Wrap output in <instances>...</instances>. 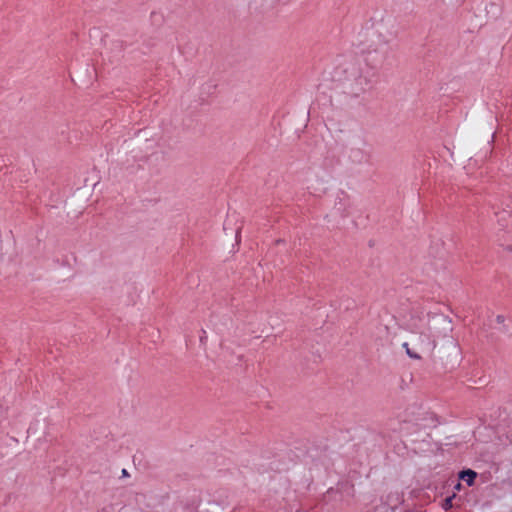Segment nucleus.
<instances>
[{"mask_svg":"<svg viewBox=\"0 0 512 512\" xmlns=\"http://www.w3.org/2000/svg\"><path fill=\"white\" fill-rule=\"evenodd\" d=\"M349 84V93L353 97H359L372 87L374 73L369 69H363L352 64L345 70Z\"/></svg>","mask_w":512,"mask_h":512,"instance_id":"1","label":"nucleus"},{"mask_svg":"<svg viewBox=\"0 0 512 512\" xmlns=\"http://www.w3.org/2000/svg\"><path fill=\"white\" fill-rule=\"evenodd\" d=\"M410 341L413 348H410L409 343L407 342L403 343L402 346L405 348V351L410 358L417 360L421 359L420 353L431 354L436 346L435 340L424 330L417 334H413Z\"/></svg>","mask_w":512,"mask_h":512,"instance_id":"2","label":"nucleus"},{"mask_svg":"<svg viewBox=\"0 0 512 512\" xmlns=\"http://www.w3.org/2000/svg\"><path fill=\"white\" fill-rule=\"evenodd\" d=\"M406 327L412 334H417L424 328V319L412 316L406 323Z\"/></svg>","mask_w":512,"mask_h":512,"instance_id":"3","label":"nucleus"},{"mask_svg":"<svg viewBox=\"0 0 512 512\" xmlns=\"http://www.w3.org/2000/svg\"><path fill=\"white\" fill-rule=\"evenodd\" d=\"M477 477V472L472 469H465L459 472V479L467 483L468 486H472Z\"/></svg>","mask_w":512,"mask_h":512,"instance_id":"4","label":"nucleus"},{"mask_svg":"<svg viewBox=\"0 0 512 512\" xmlns=\"http://www.w3.org/2000/svg\"><path fill=\"white\" fill-rule=\"evenodd\" d=\"M452 507V497H447L445 500H444V503H443V508L444 509H449Z\"/></svg>","mask_w":512,"mask_h":512,"instance_id":"5","label":"nucleus"},{"mask_svg":"<svg viewBox=\"0 0 512 512\" xmlns=\"http://www.w3.org/2000/svg\"><path fill=\"white\" fill-rule=\"evenodd\" d=\"M496 322H497L498 324H504V322H505V317H504L503 315H497V316H496Z\"/></svg>","mask_w":512,"mask_h":512,"instance_id":"6","label":"nucleus"},{"mask_svg":"<svg viewBox=\"0 0 512 512\" xmlns=\"http://www.w3.org/2000/svg\"><path fill=\"white\" fill-rule=\"evenodd\" d=\"M405 512H426L425 510H406Z\"/></svg>","mask_w":512,"mask_h":512,"instance_id":"7","label":"nucleus"},{"mask_svg":"<svg viewBox=\"0 0 512 512\" xmlns=\"http://www.w3.org/2000/svg\"><path fill=\"white\" fill-rule=\"evenodd\" d=\"M128 475H129V474H128L127 470H126V469H123V470H122V476H128Z\"/></svg>","mask_w":512,"mask_h":512,"instance_id":"8","label":"nucleus"},{"mask_svg":"<svg viewBox=\"0 0 512 512\" xmlns=\"http://www.w3.org/2000/svg\"><path fill=\"white\" fill-rule=\"evenodd\" d=\"M460 483H457V485L455 486L456 489H459L460 488Z\"/></svg>","mask_w":512,"mask_h":512,"instance_id":"9","label":"nucleus"},{"mask_svg":"<svg viewBox=\"0 0 512 512\" xmlns=\"http://www.w3.org/2000/svg\"><path fill=\"white\" fill-rule=\"evenodd\" d=\"M239 231V229L236 230V237H238Z\"/></svg>","mask_w":512,"mask_h":512,"instance_id":"10","label":"nucleus"}]
</instances>
